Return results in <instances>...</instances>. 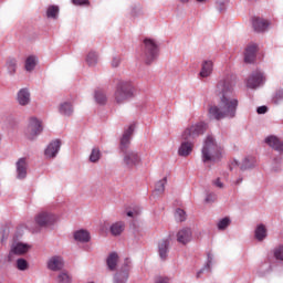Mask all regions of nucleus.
Here are the masks:
<instances>
[{
  "instance_id": "f3484780",
  "label": "nucleus",
  "mask_w": 283,
  "mask_h": 283,
  "mask_svg": "<svg viewBox=\"0 0 283 283\" xmlns=\"http://www.w3.org/2000/svg\"><path fill=\"white\" fill-rule=\"evenodd\" d=\"M212 73H213V62L210 60L203 61V63L201 64V71L199 73V76L201 78H208V76Z\"/></svg>"
},
{
  "instance_id": "aec40b11",
  "label": "nucleus",
  "mask_w": 283,
  "mask_h": 283,
  "mask_svg": "<svg viewBox=\"0 0 283 283\" xmlns=\"http://www.w3.org/2000/svg\"><path fill=\"white\" fill-rule=\"evenodd\" d=\"M17 101L19 105H22V106L30 105V91H28V88H21L18 92Z\"/></svg>"
},
{
  "instance_id": "2f4dec72",
  "label": "nucleus",
  "mask_w": 283,
  "mask_h": 283,
  "mask_svg": "<svg viewBox=\"0 0 283 283\" xmlns=\"http://www.w3.org/2000/svg\"><path fill=\"white\" fill-rule=\"evenodd\" d=\"M87 65H96L98 63V54L96 52L91 51L86 56Z\"/></svg>"
},
{
  "instance_id": "b1692460",
  "label": "nucleus",
  "mask_w": 283,
  "mask_h": 283,
  "mask_svg": "<svg viewBox=\"0 0 283 283\" xmlns=\"http://www.w3.org/2000/svg\"><path fill=\"white\" fill-rule=\"evenodd\" d=\"M125 231V223L123 222H115L111 226V233L112 235H120Z\"/></svg>"
},
{
  "instance_id": "9d476101",
  "label": "nucleus",
  "mask_w": 283,
  "mask_h": 283,
  "mask_svg": "<svg viewBox=\"0 0 283 283\" xmlns=\"http://www.w3.org/2000/svg\"><path fill=\"white\" fill-rule=\"evenodd\" d=\"M193 239V232L189 228H184L177 232V242L179 244H189Z\"/></svg>"
},
{
  "instance_id": "412c9836",
  "label": "nucleus",
  "mask_w": 283,
  "mask_h": 283,
  "mask_svg": "<svg viewBox=\"0 0 283 283\" xmlns=\"http://www.w3.org/2000/svg\"><path fill=\"white\" fill-rule=\"evenodd\" d=\"M158 253L163 260H167L169 253V239H163L158 243Z\"/></svg>"
},
{
  "instance_id": "de8ad7c7",
  "label": "nucleus",
  "mask_w": 283,
  "mask_h": 283,
  "mask_svg": "<svg viewBox=\"0 0 283 283\" xmlns=\"http://www.w3.org/2000/svg\"><path fill=\"white\" fill-rule=\"evenodd\" d=\"M268 111L269 108L266 106H260L256 109L258 114H266Z\"/></svg>"
},
{
  "instance_id": "7c9ffc66",
  "label": "nucleus",
  "mask_w": 283,
  "mask_h": 283,
  "mask_svg": "<svg viewBox=\"0 0 283 283\" xmlns=\"http://www.w3.org/2000/svg\"><path fill=\"white\" fill-rule=\"evenodd\" d=\"M132 137H127L123 135L120 139V151L125 154L126 151H129V145H130Z\"/></svg>"
},
{
  "instance_id": "a19ab883",
  "label": "nucleus",
  "mask_w": 283,
  "mask_h": 283,
  "mask_svg": "<svg viewBox=\"0 0 283 283\" xmlns=\"http://www.w3.org/2000/svg\"><path fill=\"white\" fill-rule=\"evenodd\" d=\"M28 261L25 259H18L17 260V269L19 271H28Z\"/></svg>"
},
{
  "instance_id": "393cba45",
  "label": "nucleus",
  "mask_w": 283,
  "mask_h": 283,
  "mask_svg": "<svg viewBox=\"0 0 283 283\" xmlns=\"http://www.w3.org/2000/svg\"><path fill=\"white\" fill-rule=\"evenodd\" d=\"M128 277H129V271L123 270L115 275L114 283H127Z\"/></svg>"
},
{
  "instance_id": "6e6552de",
  "label": "nucleus",
  "mask_w": 283,
  "mask_h": 283,
  "mask_svg": "<svg viewBox=\"0 0 283 283\" xmlns=\"http://www.w3.org/2000/svg\"><path fill=\"white\" fill-rule=\"evenodd\" d=\"M262 83H264V74L260 71H255L248 78L247 87H249L250 90H256V87H260Z\"/></svg>"
},
{
  "instance_id": "79ce46f5",
  "label": "nucleus",
  "mask_w": 283,
  "mask_h": 283,
  "mask_svg": "<svg viewBox=\"0 0 283 283\" xmlns=\"http://www.w3.org/2000/svg\"><path fill=\"white\" fill-rule=\"evenodd\" d=\"M134 134V124L128 127V129L125 130L123 136H126L127 138H132V135Z\"/></svg>"
},
{
  "instance_id": "ea45409f",
  "label": "nucleus",
  "mask_w": 283,
  "mask_h": 283,
  "mask_svg": "<svg viewBox=\"0 0 283 283\" xmlns=\"http://www.w3.org/2000/svg\"><path fill=\"white\" fill-rule=\"evenodd\" d=\"M165 185H167V177L156 184L155 190L158 191V193L165 192Z\"/></svg>"
},
{
  "instance_id": "f8f14e48",
  "label": "nucleus",
  "mask_w": 283,
  "mask_h": 283,
  "mask_svg": "<svg viewBox=\"0 0 283 283\" xmlns=\"http://www.w3.org/2000/svg\"><path fill=\"white\" fill-rule=\"evenodd\" d=\"M60 149H61V142L59 139H55L49 144V146L44 150V155L48 158H56V154H59Z\"/></svg>"
},
{
  "instance_id": "6ab92c4d",
  "label": "nucleus",
  "mask_w": 283,
  "mask_h": 283,
  "mask_svg": "<svg viewBox=\"0 0 283 283\" xmlns=\"http://www.w3.org/2000/svg\"><path fill=\"white\" fill-rule=\"evenodd\" d=\"M252 25L255 30V32H264L266 28H269L270 23L269 21L262 19V18H253Z\"/></svg>"
},
{
  "instance_id": "7ed1b4c3",
  "label": "nucleus",
  "mask_w": 283,
  "mask_h": 283,
  "mask_svg": "<svg viewBox=\"0 0 283 283\" xmlns=\"http://www.w3.org/2000/svg\"><path fill=\"white\" fill-rule=\"evenodd\" d=\"M129 98H134V86L129 82H119L114 93V101L117 105L127 103Z\"/></svg>"
},
{
  "instance_id": "37998d69",
  "label": "nucleus",
  "mask_w": 283,
  "mask_h": 283,
  "mask_svg": "<svg viewBox=\"0 0 283 283\" xmlns=\"http://www.w3.org/2000/svg\"><path fill=\"white\" fill-rule=\"evenodd\" d=\"M74 6H90V0H72Z\"/></svg>"
},
{
  "instance_id": "39448f33",
  "label": "nucleus",
  "mask_w": 283,
  "mask_h": 283,
  "mask_svg": "<svg viewBox=\"0 0 283 283\" xmlns=\"http://www.w3.org/2000/svg\"><path fill=\"white\" fill-rule=\"evenodd\" d=\"M207 132V124L199 122L185 129L181 135L182 140H196L198 136H202Z\"/></svg>"
},
{
  "instance_id": "e433bc0d",
  "label": "nucleus",
  "mask_w": 283,
  "mask_h": 283,
  "mask_svg": "<svg viewBox=\"0 0 283 283\" xmlns=\"http://www.w3.org/2000/svg\"><path fill=\"white\" fill-rule=\"evenodd\" d=\"M273 255H274L275 260L283 262V245H279V247L274 248Z\"/></svg>"
},
{
  "instance_id": "bb28decb",
  "label": "nucleus",
  "mask_w": 283,
  "mask_h": 283,
  "mask_svg": "<svg viewBox=\"0 0 283 283\" xmlns=\"http://www.w3.org/2000/svg\"><path fill=\"white\" fill-rule=\"evenodd\" d=\"M74 238L77 242H90V232L80 230L75 232Z\"/></svg>"
},
{
  "instance_id": "603ef678",
  "label": "nucleus",
  "mask_w": 283,
  "mask_h": 283,
  "mask_svg": "<svg viewBox=\"0 0 283 283\" xmlns=\"http://www.w3.org/2000/svg\"><path fill=\"white\" fill-rule=\"evenodd\" d=\"M134 213H135V216L140 214V209L135 210Z\"/></svg>"
},
{
  "instance_id": "c03bdc74",
  "label": "nucleus",
  "mask_w": 283,
  "mask_h": 283,
  "mask_svg": "<svg viewBox=\"0 0 283 283\" xmlns=\"http://www.w3.org/2000/svg\"><path fill=\"white\" fill-rule=\"evenodd\" d=\"M155 283H169V277H167V276H156Z\"/></svg>"
},
{
  "instance_id": "58836bf2",
  "label": "nucleus",
  "mask_w": 283,
  "mask_h": 283,
  "mask_svg": "<svg viewBox=\"0 0 283 283\" xmlns=\"http://www.w3.org/2000/svg\"><path fill=\"white\" fill-rule=\"evenodd\" d=\"M272 102L274 103V105H280V103L283 102V90L276 91L272 98Z\"/></svg>"
},
{
  "instance_id": "423d86ee",
  "label": "nucleus",
  "mask_w": 283,
  "mask_h": 283,
  "mask_svg": "<svg viewBox=\"0 0 283 283\" xmlns=\"http://www.w3.org/2000/svg\"><path fill=\"white\" fill-rule=\"evenodd\" d=\"M43 132V126L41 125V120L35 117H31L29 122V126L27 128V136L30 140H34L35 136H39Z\"/></svg>"
},
{
  "instance_id": "1a4fd4ad",
  "label": "nucleus",
  "mask_w": 283,
  "mask_h": 283,
  "mask_svg": "<svg viewBox=\"0 0 283 283\" xmlns=\"http://www.w3.org/2000/svg\"><path fill=\"white\" fill-rule=\"evenodd\" d=\"M124 163L127 167H136L140 163V155L134 150H126L124 153Z\"/></svg>"
},
{
  "instance_id": "3c124183",
  "label": "nucleus",
  "mask_w": 283,
  "mask_h": 283,
  "mask_svg": "<svg viewBox=\"0 0 283 283\" xmlns=\"http://www.w3.org/2000/svg\"><path fill=\"white\" fill-rule=\"evenodd\" d=\"M202 273H205V270H201L197 273V277H200V275H202Z\"/></svg>"
},
{
  "instance_id": "4be33fe9",
  "label": "nucleus",
  "mask_w": 283,
  "mask_h": 283,
  "mask_svg": "<svg viewBox=\"0 0 283 283\" xmlns=\"http://www.w3.org/2000/svg\"><path fill=\"white\" fill-rule=\"evenodd\" d=\"M106 264L109 271H116V265L118 264V253H111L106 260Z\"/></svg>"
},
{
  "instance_id": "c756f323",
  "label": "nucleus",
  "mask_w": 283,
  "mask_h": 283,
  "mask_svg": "<svg viewBox=\"0 0 283 283\" xmlns=\"http://www.w3.org/2000/svg\"><path fill=\"white\" fill-rule=\"evenodd\" d=\"M73 112H74V108H72V104L70 103L61 104L60 113L63 114L64 116H72Z\"/></svg>"
},
{
  "instance_id": "09e8293b",
  "label": "nucleus",
  "mask_w": 283,
  "mask_h": 283,
  "mask_svg": "<svg viewBox=\"0 0 283 283\" xmlns=\"http://www.w3.org/2000/svg\"><path fill=\"white\" fill-rule=\"evenodd\" d=\"M213 185L216 187H218L219 189H222L224 187V184H222V181H220V179L214 180Z\"/></svg>"
},
{
  "instance_id": "4c0bfd02",
  "label": "nucleus",
  "mask_w": 283,
  "mask_h": 283,
  "mask_svg": "<svg viewBox=\"0 0 283 283\" xmlns=\"http://www.w3.org/2000/svg\"><path fill=\"white\" fill-rule=\"evenodd\" d=\"M57 282L59 283H71L72 277L70 276V274H67V272H62L57 275Z\"/></svg>"
},
{
  "instance_id": "473e14b6",
  "label": "nucleus",
  "mask_w": 283,
  "mask_h": 283,
  "mask_svg": "<svg viewBox=\"0 0 283 283\" xmlns=\"http://www.w3.org/2000/svg\"><path fill=\"white\" fill-rule=\"evenodd\" d=\"M95 101L98 103V105H105L107 103V96L103 91H96Z\"/></svg>"
},
{
  "instance_id": "a878e982",
  "label": "nucleus",
  "mask_w": 283,
  "mask_h": 283,
  "mask_svg": "<svg viewBox=\"0 0 283 283\" xmlns=\"http://www.w3.org/2000/svg\"><path fill=\"white\" fill-rule=\"evenodd\" d=\"M24 67L27 72H32L36 67V56L30 55L27 57Z\"/></svg>"
},
{
  "instance_id": "20e7f679",
  "label": "nucleus",
  "mask_w": 283,
  "mask_h": 283,
  "mask_svg": "<svg viewBox=\"0 0 283 283\" xmlns=\"http://www.w3.org/2000/svg\"><path fill=\"white\" fill-rule=\"evenodd\" d=\"M143 60L147 65L154 63L156 59H158V43L155 42L153 39H145L144 40V48H143Z\"/></svg>"
},
{
  "instance_id": "f704fd0d",
  "label": "nucleus",
  "mask_w": 283,
  "mask_h": 283,
  "mask_svg": "<svg viewBox=\"0 0 283 283\" xmlns=\"http://www.w3.org/2000/svg\"><path fill=\"white\" fill-rule=\"evenodd\" d=\"M229 224H231V219H229V217H226L218 222L217 227L219 231H224V229H227Z\"/></svg>"
},
{
  "instance_id": "a211bd4d",
  "label": "nucleus",
  "mask_w": 283,
  "mask_h": 283,
  "mask_svg": "<svg viewBox=\"0 0 283 283\" xmlns=\"http://www.w3.org/2000/svg\"><path fill=\"white\" fill-rule=\"evenodd\" d=\"M63 266L64 263L61 256H53L48 262V269H50V271H61Z\"/></svg>"
},
{
  "instance_id": "f257e3e1",
  "label": "nucleus",
  "mask_w": 283,
  "mask_h": 283,
  "mask_svg": "<svg viewBox=\"0 0 283 283\" xmlns=\"http://www.w3.org/2000/svg\"><path fill=\"white\" fill-rule=\"evenodd\" d=\"M216 94L219 98V105L210 106V116L216 120H222V118H235L239 102L233 93V81L231 77H226L219 81Z\"/></svg>"
},
{
  "instance_id": "cd10ccee",
  "label": "nucleus",
  "mask_w": 283,
  "mask_h": 283,
  "mask_svg": "<svg viewBox=\"0 0 283 283\" xmlns=\"http://www.w3.org/2000/svg\"><path fill=\"white\" fill-rule=\"evenodd\" d=\"M59 6L52 4L46 9V17L48 19H59Z\"/></svg>"
},
{
  "instance_id": "4468645a",
  "label": "nucleus",
  "mask_w": 283,
  "mask_h": 283,
  "mask_svg": "<svg viewBox=\"0 0 283 283\" xmlns=\"http://www.w3.org/2000/svg\"><path fill=\"white\" fill-rule=\"evenodd\" d=\"M265 143L266 145H269V147L274 149V151H277L279 154H283V143L282 140H280V138L275 136H269L268 138H265Z\"/></svg>"
},
{
  "instance_id": "a18cd8bd",
  "label": "nucleus",
  "mask_w": 283,
  "mask_h": 283,
  "mask_svg": "<svg viewBox=\"0 0 283 283\" xmlns=\"http://www.w3.org/2000/svg\"><path fill=\"white\" fill-rule=\"evenodd\" d=\"M217 200V196L216 193H208L207 197H206V202H216Z\"/></svg>"
},
{
  "instance_id": "2eb2a0df",
  "label": "nucleus",
  "mask_w": 283,
  "mask_h": 283,
  "mask_svg": "<svg viewBox=\"0 0 283 283\" xmlns=\"http://www.w3.org/2000/svg\"><path fill=\"white\" fill-rule=\"evenodd\" d=\"M191 151H193V143H191V140L182 142L178 149L179 156H182L184 158H187Z\"/></svg>"
},
{
  "instance_id": "8fccbe9b",
  "label": "nucleus",
  "mask_w": 283,
  "mask_h": 283,
  "mask_svg": "<svg viewBox=\"0 0 283 283\" xmlns=\"http://www.w3.org/2000/svg\"><path fill=\"white\" fill-rule=\"evenodd\" d=\"M127 216H128V218H134V211H128Z\"/></svg>"
},
{
  "instance_id": "6e6d98bb",
  "label": "nucleus",
  "mask_w": 283,
  "mask_h": 283,
  "mask_svg": "<svg viewBox=\"0 0 283 283\" xmlns=\"http://www.w3.org/2000/svg\"><path fill=\"white\" fill-rule=\"evenodd\" d=\"M207 0H197L198 3H205Z\"/></svg>"
},
{
  "instance_id": "5701e85b",
  "label": "nucleus",
  "mask_w": 283,
  "mask_h": 283,
  "mask_svg": "<svg viewBox=\"0 0 283 283\" xmlns=\"http://www.w3.org/2000/svg\"><path fill=\"white\" fill-rule=\"evenodd\" d=\"M254 235L259 242H262L266 238V226L259 224L255 229Z\"/></svg>"
},
{
  "instance_id": "9b49d317",
  "label": "nucleus",
  "mask_w": 283,
  "mask_h": 283,
  "mask_svg": "<svg viewBox=\"0 0 283 283\" xmlns=\"http://www.w3.org/2000/svg\"><path fill=\"white\" fill-rule=\"evenodd\" d=\"M255 56H258V44L255 43L248 44L244 51L245 63H253V61H255Z\"/></svg>"
},
{
  "instance_id": "c85d7f7f",
  "label": "nucleus",
  "mask_w": 283,
  "mask_h": 283,
  "mask_svg": "<svg viewBox=\"0 0 283 283\" xmlns=\"http://www.w3.org/2000/svg\"><path fill=\"white\" fill-rule=\"evenodd\" d=\"M7 70L11 76H13V74H17V59L10 57L7 61Z\"/></svg>"
},
{
  "instance_id": "49530a36",
  "label": "nucleus",
  "mask_w": 283,
  "mask_h": 283,
  "mask_svg": "<svg viewBox=\"0 0 283 283\" xmlns=\"http://www.w3.org/2000/svg\"><path fill=\"white\" fill-rule=\"evenodd\" d=\"M113 67H118L120 65V57H114L112 61Z\"/></svg>"
},
{
  "instance_id": "f03ea898",
  "label": "nucleus",
  "mask_w": 283,
  "mask_h": 283,
  "mask_svg": "<svg viewBox=\"0 0 283 283\" xmlns=\"http://www.w3.org/2000/svg\"><path fill=\"white\" fill-rule=\"evenodd\" d=\"M222 157V148L218 146L213 136H207L201 149L202 163H216Z\"/></svg>"
},
{
  "instance_id": "72a5a7b5",
  "label": "nucleus",
  "mask_w": 283,
  "mask_h": 283,
  "mask_svg": "<svg viewBox=\"0 0 283 283\" xmlns=\"http://www.w3.org/2000/svg\"><path fill=\"white\" fill-rule=\"evenodd\" d=\"M101 160V149L99 148H93L92 153L90 155V161L91 163H98Z\"/></svg>"
},
{
  "instance_id": "864d4df0",
  "label": "nucleus",
  "mask_w": 283,
  "mask_h": 283,
  "mask_svg": "<svg viewBox=\"0 0 283 283\" xmlns=\"http://www.w3.org/2000/svg\"><path fill=\"white\" fill-rule=\"evenodd\" d=\"M240 182H242V178L238 179V180L235 181V185H240Z\"/></svg>"
},
{
  "instance_id": "5fc2aeb1",
  "label": "nucleus",
  "mask_w": 283,
  "mask_h": 283,
  "mask_svg": "<svg viewBox=\"0 0 283 283\" xmlns=\"http://www.w3.org/2000/svg\"><path fill=\"white\" fill-rule=\"evenodd\" d=\"M181 3H189V0H179Z\"/></svg>"
},
{
  "instance_id": "0eeeda50",
  "label": "nucleus",
  "mask_w": 283,
  "mask_h": 283,
  "mask_svg": "<svg viewBox=\"0 0 283 283\" xmlns=\"http://www.w3.org/2000/svg\"><path fill=\"white\" fill-rule=\"evenodd\" d=\"M35 222L39 227H50L56 222V216L49 211H42L35 217Z\"/></svg>"
},
{
  "instance_id": "dca6fc26",
  "label": "nucleus",
  "mask_w": 283,
  "mask_h": 283,
  "mask_svg": "<svg viewBox=\"0 0 283 283\" xmlns=\"http://www.w3.org/2000/svg\"><path fill=\"white\" fill-rule=\"evenodd\" d=\"M31 247L29 244L18 242L12 245L11 253H13L14 255H25V253H28Z\"/></svg>"
},
{
  "instance_id": "ddd939ff",
  "label": "nucleus",
  "mask_w": 283,
  "mask_h": 283,
  "mask_svg": "<svg viewBox=\"0 0 283 283\" xmlns=\"http://www.w3.org/2000/svg\"><path fill=\"white\" fill-rule=\"evenodd\" d=\"M17 176L19 180H23L28 176V160L25 158H20L17 164Z\"/></svg>"
},
{
  "instance_id": "c9c22d12",
  "label": "nucleus",
  "mask_w": 283,
  "mask_h": 283,
  "mask_svg": "<svg viewBox=\"0 0 283 283\" xmlns=\"http://www.w3.org/2000/svg\"><path fill=\"white\" fill-rule=\"evenodd\" d=\"M175 218L179 222H185L187 220V212H185V210L179 208L176 210Z\"/></svg>"
}]
</instances>
